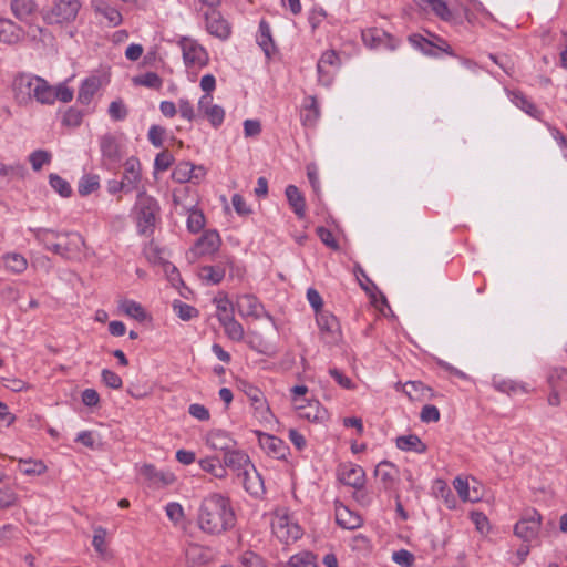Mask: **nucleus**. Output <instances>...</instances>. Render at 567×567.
<instances>
[{"instance_id":"nucleus-1","label":"nucleus","mask_w":567,"mask_h":567,"mask_svg":"<svg viewBox=\"0 0 567 567\" xmlns=\"http://www.w3.org/2000/svg\"><path fill=\"white\" fill-rule=\"evenodd\" d=\"M235 513L229 498L220 494H210L205 497L198 511L199 528L212 535H218L235 525Z\"/></svg>"},{"instance_id":"nucleus-2","label":"nucleus","mask_w":567,"mask_h":567,"mask_svg":"<svg viewBox=\"0 0 567 567\" xmlns=\"http://www.w3.org/2000/svg\"><path fill=\"white\" fill-rule=\"evenodd\" d=\"M13 92L20 104H28L32 100L45 104L50 103L51 96H53L51 85L44 79L25 73L14 78Z\"/></svg>"},{"instance_id":"nucleus-3","label":"nucleus","mask_w":567,"mask_h":567,"mask_svg":"<svg viewBox=\"0 0 567 567\" xmlns=\"http://www.w3.org/2000/svg\"><path fill=\"white\" fill-rule=\"evenodd\" d=\"M79 0H54L52 6L42 11L43 20L49 24L72 22L80 10Z\"/></svg>"},{"instance_id":"nucleus-4","label":"nucleus","mask_w":567,"mask_h":567,"mask_svg":"<svg viewBox=\"0 0 567 567\" xmlns=\"http://www.w3.org/2000/svg\"><path fill=\"white\" fill-rule=\"evenodd\" d=\"M138 216L137 226L141 234H151L155 226L156 216L159 212L157 202L147 195H140L136 204Z\"/></svg>"},{"instance_id":"nucleus-5","label":"nucleus","mask_w":567,"mask_h":567,"mask_svg":"<svg viewBox=\"0 0 567 567\" xmlns=\"http://www.w3.org/2000/svg\"><path fill=\"white\" fill-rule=\"evenodd\" d=\"M243 391L250 401L255 416L261 423L270 424L275 420V415L262 391L250 383H243Z\"/></svg>"},{"instance_id":"nucleus-6","label":"nucleus","mask_w":567,"mask_h":567,"mask_svg":"<svg viewBox=\"0 0 567 567\" xmlns=\"http://www.w3.org/2000/svg\"><path fill=\"white\" fill-rule=\"evenodd\" d=\"M188 192V187L183 188L181 192H174L173 203L176 207L181 206L185 213L188 214L187 229L196 234L200 231L205 226V216L200 209L195 208V205H186L183 196Z\"/></svg>"},{"instance_id":"nucleus-7","label":"nucleus","mask_w":567,"mask_h":567,"mask_svg":"<svg viewBox=\"0 0 567 567\" xmlns=\"http://www.w3.org/2000/svg\"><path fill=\"white\" fill-rule=\"evenodd\" d=\"M271 529L276 537L286 544L296 542L302 535L300 527L292 523L288 515H276L271 522Z\"/></svg>"},{"instance_id":"nucleus-8","label":"nucleus","mask_w":567,"mask_h":567,"mask_svg":"<svg viewBox=\"0 0 567 567\" xmlns=\"http://www.w3.org/2000/svg\"><path fill=\"white\" fill-rule=\"evenodd\" d=\"M183 51V59L187 66H205L208 63L206 50L196 41L189 38H182L179 41Z\"/></svg>"},{"instance_id":"nucleus-9","label":"nucleus","mask_w":567,"mask_h":567,"mask_svg":"<svg viewBox=\"0 0 567 567\" xmlns=\"http://www.w3.org/2000/svg\"><path fill=\"white\" fill-rule=\"evenodd\" d=\"M317 323L327 343H337L341 339V328L334 315L329 311L317 313Z\"/></svg>"},{"instance_id":"nucleus-10","label":"nucleus","mask_w":567,"mask_h":567,"mask_svg":"<svg viewBox=\"0 0 567 567\" xmlns=\"http://www.w3.org/2000/svg\"><path fill=\"white\" fill-rule=\"evenodd\" d=\"M540 528V515L534 511L529 516L523 517L514 527V533L524 542L536 538Z\"/></svg>"},{"instance_id":"nucleus-11","label":"nucleus","mask_w":567,"mask_h":567,"mask_svg":"<svg viewBox=\"0 0 567 567\" xmlns=\"http://www.w3.org/2000/svg\"><path fill=\"white\" fill-rule=\"evenodd\" d=\"M206 30L209 34L226 40L231 33L230 24L223 18L219 11L210 10L205 13Z\"/></svg>"},{"instance_id":"nucleus-12","label":"nucleus","mask_w":567,"mask_h":567,"mask_svg":"<svg viewBox=\"0 0 567 567\" xmlns=\"http://www.w3.org/2000/svg\"><path fill=\"white\" fill-rule=\"evenodd\" d=\"M257 435L259 445L268 455L277 460L286 457L288 446L281 439L262 432H257Z\"/></svg>"},{"instance_id":"nucleus-13","label":"nucleus","mask_w":567,"mask_h":567,"mask_svg":"<svg viewBox=\"0 0 567 567\" xmlns=\"http://www.w3.org/2000/svg\"><path fill=\"white\" fill-rule=\"evenodd\" d=\"M100 148L104 162L117 164L121 161L122 154L120 143L113 134L107 133L101 136Z\"/></svg>"},{"instance_id":"nucleus-14","label":"nucleus","mask_w":567,"mask_h":567,"mask_svg":"<svg viewBox=\"0 0 567 567\" xmlns=\"http://www.w3.org/2000/svg\"><path fill=\"white\" fill-rule=\"evenodd\" d=\"M339 480L353 488H361L364 485L365 473L359 465H342L339 468Z\"/></svg>"},{"instance_id":"nucleus-15","label":"nucleus","mask_w":567,"mask_h":567,"mask_svg":"<svg viewBox=\"0 0 567 567\" xmlns=\"http://www.w3.org/2000/svg\"><path fill=\"white\" fill-rule=\"evenodd\" d=\"M238 312L243 317L261 318L265 309L264 306L254 295H243L236 301Z\"/></svg>"},{"instance_id":"nucleus-16","label":"nucleus","mask_w":567,"mask_h":567,"mask_svg":"<svg viewBox=\"0 0 567 567\" xmlns=\"http://www.w3.org/2000/svg\"><path fill=\"white\" fill-rule=\"evenodd\" d=\"M249 456L240 450L233 447L224 454V466L238 473V476L250 466Z\"/></svg>"},{"instance_id":"nucleus-17","label":"nucleus","mask_w":567,"mask_h":567,"mask_svg":"<svg viewBox=\"0 0 567 567\" xmlns=\"http://www.w3.org/2000/svg\"><path fill=\"white\" fill-rule=\"evenodd\" d=\"M122 181L126 185V193L137 188L141 181V163L138 158L132 156L126 159Z\"/></svg>"},{"instance_id":"nucleus-18","label":"nucleus","mask_w":567,"mask_h":567,"mask_svg":"<svg viewBox=\"0 0 567 567\" xmlns=\"http://www.w3.org/2000/svg\"><path fill=\"white\" fill-rule=\"evenodd\" d=\"M30 231L33 234L34 238L43 244L45 248L61 257H63V246L62 241L60 243H50V237L61 239V233H58L53 229L48 228H31Z\"/></svg>"},{"instance_id":"nucleus-19","label":"nucleus","mask_w":567,"mask_h":567,"mask_svg":"<svg viewBox=\"0 0 567 567\" xmlns=\"http://www.w3.org/2000/svg\"><path fill=\"white\" fill-rule=\"evenodd\" d=\"M206 443L213 450L221 451L224 454L237 445L236 441L223 430H213L208 432Z\"/></svg>"},{"instance_id":"nucleus-20","label":"nucleus","mask_w":567,"mask_h":567,"mask_svg":"<svg viewBox=\"0 0 567 567\" xmlns=\"http://www.w3.org/2000/svg\"><path fill=\"white\" fill-rule=\"evenodd\" d=\"M11 10L17 19L31 24L38 13V6L33 0H12Z\"/></svg>"},{"instance_id":"nucleus-21","label":"nucleus","mask_w":567,"mask_h":567,"mask_svg":"<svg viewBox=\"0 0 567 567\" xmlns=\"http://www.w3.org/2000/svg\"><path fill=\"white\" fill-rule=\"evenodd\" d=\"M61 238L65 240L62 241L63 246V258L65 259H75L79 258L82 252V248L84 246L83 237L78 233H65L61 234Z\"/></svg>"},{"instance_id":"nucleus-22","label":"nucleus","mask_w":567,"mask_h":567,"mask_svg":"<svg viewBox=\"0 0 567 567\" xmlns=\"http://www.w3.org/2000/svg\"><path fill=\"white\" fill-rule=\"evenodd\" d=\"M24 37V31L13 21L0 19V42L16 44Z\"/></svg>"},{"instance_id":"nucleus-23","label":"nucleus","mask_w":567,"mask_h":567,"mask_svg":"<svg viewBox=\"0 0 567 567\" xmlns=\"http://www.w3.org/2000/svg\"><path fill=\"white\" fill-rule=\"evenodd\" d=\"M220 237L216 230H207L196 241L195 248L199 255H208L218 250Z\"/></svg>"},{"instance_id":"nucleus-24","label":"nucleus","mask_w":567,"mask_h":567,"mask_svg":"<svg viewBox=\"0 0 567 567\" xmlns=\"http://www.w3.org/2000/svg\"><path fill=\"white\" fill-rule=\"evenodd\" d=\"M245 489L251 495H259L264 492V482L256 468L250 465L241 475Z\"/></svg>"},{"instance_id":"nucleus-25","label":"nucleus","mask_w":567,"mask_h":567,"mask_svg":"<svg viewBox=\"0 0 567 567\" xmlns=\"http://www.w3.org/2000/svg\"><path fill=\"white\" fill-rule=\"evenodd\" d=\"M374 474L383 484V487L390 489L398 477V468L392 463L382 461L377 465Z\"/></svg>"},{"instance_id":"nucleus-26","label":"nucleus","mask_w":567,"mask_h":567,"mask_svg":"<svg viewBox=\"0 0 567 567\" xmlns=\"http://www.w3.org/2000/svg\"><path fill=\"white\" fill-rule=\"evenodd\" d=\"M287 200L298 218L306 215V200L299 188L295 185H288L285 190Z\"/></svg>"},{"instance_id":"nucleus-27","label":"nucleus","mask_w":567,"mask_h":567,"mask_svg":"<svg viewBox=\"0 0 567 567\" xmlns=\"http://www.w3.org/2000/svg\"><path fill=\"white\" fill-rule=\"evenodd\" d=\"M336 522L346 529H355L362 524L361 517L346 506H338L336 508Z\"/></svg>"},{"instance_id":"nucleus-28","label":"nucleus","mask_w":567,"mask_h":567,"mask_svg":"<svg viewBox=\"0 0 567 567\" xmlns=\"http://www.w3.org/2000/svg\"><path fill=\"white\" fill-rule=\"evenodd\" d=\"M410 44L420 50L423 54L432 58H439V53L434 50V39L430 40L419 33H413L408 37Z\"/></svg>"},{"instance_id":"nucleus-29","label":"nucleus","mask_w":567,"mask_h":567,"mask_svg":"<svg viewBox=\"0 0 567 567\" xmlns=\"http://www.w3.org/2000/svg\"><path fill=\"white\" fill-rule=\"evenodd\" d=\"M257 42L265 52V54L269 58L271 52L275 50V42L272 40L270 27L268 22L264 19L259 22Z\"/></svg>"},{"instance_id":"nucleus-30","label":"nucleus","mask_w":567,"mask_h":567,"mask_svg":"<svg viewBox=\"0 0 567 567\" xmlns=\"http://www.w3.org/2000/svg\"><path fill=\"white\" fill-rule=\"evenodd\" d=\"M142 473L153 483H161L163 486L171 485L175 482V476L172 473L157 471L154 465L146 464L142 468Z\"/></svg>"},{"instance_id":"nucleus-31","label":"nucleus","mask_w":567,"mask_h":567,"mask_svg":"<svg viewBox=\"0 0 567 567\" xmlns=\"http://www.w3.org/2000/svg\"><path fill=\"white\" fill-rule=\"evenodd\" d=\"M396 447L402 451H414L416 453H425L426 445L415 434L403 435L396 439Z\"/></svg>"},{"instance_id":"nucleus-32","label":"nucleus","mask_w":567,"mask_h":567,"mask_svg":"<svg viewBox=\"0 0 567 567\" xmlns=\"http://www.w3.org/2000/svg\"><path fill=\"white\" fill-rule=\"evenodd\" d=\"M320 116V110L315 96H309L301 111V121L306 126H313Z\"/></svg>"},{"instance_id":"nucleus-33","label":"nucleus","mask_w":567,"mask_h":567,"mask_svg":"<svg viewBox=\"0 0 567 567\" xmlns=\"http://www.w3.org/2000/svg\"><path fill=\"white\" fill-rule=\"evenodd\" d=\"M2 260L6 270L13 274H22L28 267L24 256L18 252H8L2 256Z\"/></svg>"},{"instance_id":"nucleus-34","label":"nucleus","mask_w":567,"mask_h":567,"mask_svg":"<svg viewBox=\"0 0 567 567\" xmlns=\"http://www.w3.org/2000/svg\"><path fill=\"white\" fill-rule=\"evenodd\" d=\"M199 466L204 472L212 474L217 478H225L227 476V470L224 463L216 456H209L199 461Z\"/></svg>"},{"instance_id":"nucleus-35","label":"nucleus","mask_w":567,"mask_h":567,"mask_svg":"<svg viewBox=\"0 0 567 567\" xmlns=\"http://www.w3.org/2000/svg\"><path fill=\"white\" fill-rule=\"evenodd\" d=\"M299 415L308 421L320 422L324 420L327 411L320 406L318 401H315L307 406H299Z\"/></svg>"},{"instance_id":"nucleus-36","label":"nucleus","mask_w":567,"mask_h":567,"mask_svg":"<svg viewBox=\"0 0 567 567\" xmlns=\"http://www.w3.org/2000/svg\"><path fill=\"white\" fill-rule=\"evenodd\" d=\"M199 277L208 284L217 285L225 277V268L221 265L203 266L199 270Z\"/></svg>"},{"instance_id":"nucleus-37","label":"nucleus","mask_w":567,"mask_h":567,"mask_svg":"<svg viewBox=\"0 0 567 567\" xmlns=\"http://www.w3.org/2000/svg\"><path fill=\"white\" fill-rule=\"evenodd\" d=\"M195 172V165L189 162H181L175 166L172 172V178L181 184L192 182L194 179L193 173Z\"/></svg>"},{"instance_id":"nucleus-38","label":"nucleus","mask_w":567,"mask_h":567,"mask_svg":"<svg viewBox=\"0 0 567 567\" xmlns=\"http://www.w3.org/2000/svg\"><path fill=\"white\" fill-rule=\"evenodd\" d=\"M99 86H100V83H99L97 79H95V78L86 79L82 83V85L79 90L78 101L81 104H89L91 102L92 97L94 96V94L96 93V91L99 90Z\"/></svg>"},{"instance_id":"nucleus-39","label":"nucleus","mask_w":567,"mask_h":567,"mask_svg":"<svg viewBox=\"0 0 567 567\" xmlns=\"http://www.w3.org/2000/svg\"><path fill=\"white\" fill-rule=\"evenodd\" d=\"M420 6L430 7L431 10L444 21L452 19V12L443 0H415Z\"/></svg>"},{"instance_id":"nucleus-40","label":"nucleus","mask_w":567,"mask_h":567,"mask_svg":"<svg viewBox=\"0 0 567 567\" xmlns=\"http://www.w3.org/2000/svg\"><path fill=\"white\" fill-rule=\"evenodd\" d=\"M120 309L127 316L144 321L146 319V312L144 308L136 301L124 299L120 301Z\"/></svg>"},{"instance_id":"nucleus-41","label":"nucleus","mask_w":567,"mask_h":567,"mask_svg":"<svg viewBox=\"0 0 567 567\" xmlns=\"http://www.w3.org/2000/svg\"><path fill=\"white\" fill-rule=\"evenodd\" d=\"M224 322H220V324L224 327L225 333L227 337L234 341H241L245 336V331L243 326L233 318H224Z\"/></svg>"},{"instance_id":"nucleus-42","label":"nucleus","mask_w":567,"mask_h":567,"mask_svg":"<svg viewBox=\"0 0 567 567\" xmlns=\"http://www.w3.org/2000/svg\"><path fill=\"white\" fill-rule=\"evenodd\" d=\"M403 392L411 400H419L420 396H425L426 393H430L432 396V389L426 386L420 381H409L403 385Z\"/></svg>"},{"instance_id":"nucleus-43","label":"nucleus","mask_w":567,"mask_h":567,"mask_svg":"<svg viewBox=\"0 0 567 567\" xmlns=\"http://www.w3.org/2000/svg\"><path fill=\"white\" fill-rule=\"evenodd\" d=\"M27 173L25 166L23 164L17 163L13 165H6L0 163V177L2 179H7L8 182L12 178H23Z\"/></svg>"},{"instance_id":"nucleus-44","label":"nucleus","mask_w":567,"mask_h":567,"mask_svg":"<svg viewBox=\"0 0 567 567\" xmlns=\"http://www.w3.org/2000/svg\"><path fill=\"white\" fill-rule=\"evenodd\" d=\"M133 83L135 85L159 90L162 87L163 81L157 73L146 72L145 74L133 78Z\"/></svg>"},{"instance_id":"nucleus-45","label":"nucleus","mask_w":567,"mask_h":567,"mask_svg":"<svg viewBox=\"0 0 567 567\" xmlns=\"http://www.w3.org/2000/svg\"><path fill=\"white\" fill-rule=\"evenodd\" d=\"M547 382L550 389H560L567 386V369L553 368L547 375Z\"/></svg>"},{"instance_id":"nucleus-46","label":"nucleus","mask_w":567,"mask_h":567,"mask_svg":"<svg viewBox=\"0 0 567 567\" xmlns=\"http://www.w3.org/2000/svg\"><path fill=\"white\" fill-rule=\"evenodd\" d=\"M100 187V178L95 174L84 175L79 183V194L87 196Z\"/></svg>"},{"instance_id":"nucleus-47","label":"nucleus","mask_w":567,"mask_h":567,"mask_svg":"<svg viewBox=\"0 0 567 567\" xmlns=\"http://www.w3.org/2000/svg\"><path fill=\"white\" fill-rule=\"evenodd\" d=\"M494 388L503 393L512 394L518 391L528 392L527 388L523 383H518L513 380H494Z\"/></svg>"},{"instance_id":"nucleus-48","label":"nucleus","mask_w":567,"mask_h":567,"mask_svg":"<svg viewBox=\"0 0 567 567\" xmlns=\"http://www.w3.org/2000/svg\"><path fill=\"white\" fill-rule=\"evenodd\" d=\"M49 183L51 187L60 194L62 197H70L72 194L71 185L68 181L59 176L58 174L49 175Z\"/></svg>"},{"instance_id":"nucleus-49","label":"nucleus","mask_w":567,"mask_h":567,"mask_svg":"<svg viewBox=\"0 0 567 567\" xmlns=\"http://www.w3.org/2000/svg\"><path fill=\"white\" fill-rule=\"evenodd\" d=\"M19 468L25 475H41L47 471L42 461L32 460H20Z\"/></svg>"},{"instance_id":"nucleus-50","label":"nucleus","mask_w":567,"mask_h":567,"mask_svg":"<svg viewBox=\"0 0 567 567\" xmlns=\"http://www.w3.org/2000/svg\"><path fill=\"white\" fill-rule=\"evenodd\" d=\"M144 256L145 258L151 262V264H154V265H159V266H163L164 262H166L167 260L164 259V257L162 256L163 254V250L154 243V241H150L145 247H144Z\"/></svg>"},{"instance_id":"nucleus-51","label":"nucleus","mask_w":567,"mask_h":567,"mask_svg":"<svg viewBox=\"0 0 567 567\" xmlns=\"http://www.w3.org/2000/svg\"><path fill=\"white\" fill-rule=\"evenodd\" d=\"M513 102L519 109H522L527 114H529L530 116H533L535 118L539 117V114H540L539 110L530 101H528L527 97L523 93H520V92L514 93Z\"/></svg>"},{"instance_id":"nucleus-52","label":"nucleus","mask_w":567,"mask_h":567,"mask_svg":"<svg viewBox=\"0 0 567 567\" xmlns=\"http://www.w3.org/2000/svg\"><path fill=\"white\" fill-rule=\"evenodd\" d=\"M287 567H318L315 556L310 553H300L290 557Z\"/></svg>"},{"instance_id":"nucleus-53","label":"nucleus","mask_w":567,"mask_h":567,"mask_svg":"<svg viewBox=\"0 0 567 567\" xmlns=\"http://www.w3.org/2000/svg\"><path fill=\"white\" fill-rule=\"evenodd\" d=\"M217 307V318L219 322H224V318L234 317V305L227 297L215 299Z\"/></svg>"},{"instance_id":"nucleus-54","label":"nucleus","mask_w":567,"mask_h":567,"mask_svg":"<svg viewBox=\"0 0 567 567\" xmlns=\"http://www.w3.org/2000/svg\"><path fill=\"white\" fill-rule=\"evenodd\" d=\"M51 93L53 96H51L49 104L54 103L55 100L68 103L73 99V91L63 83L55 87L51 86Z\"/></svg>"},{"instance_id":"nucleus-55","label":"nucleus","mask_w":567,"mask_h":567,"mask_svg":"<svg viewBox=\"0 0 567 567\" xmlns=\"http://www.w3.org/2000/svg\"><path fill=\"white\" fill-rule=\"evenodd\" d=\"M340 64V58L333 50H328L322 53L321 58L317 63V72H322L323 66L338 68Z\"/></svg>"},{"instance_id":"nucleus-56","label":"nucleus","mask_w":567,"mask_h":567,"mask_svg":"<svg viewBox=\"0 0 567 567\" xmlns=\"http://www.w3.org/2000/svg\"><path fill=\"white\" fill-rule=\"evenodd\" d=\"M51 154L44 150H37L29 156V162L34 171H40L44 164H49Z\"/></svg>"},{"instance_id":"nucleus-57","label":"nucleus","mask_w":567,"mask_h":567,"mask_svg":"<svg viewBox=\"0 0 567 567\" xmlns=\"http://www.w3.org/2000/svg\"><path fill=\"white\" fill-rule=\"evenodd\" d=\"M173 309L177 316L185 321L190 320L198 315V310L195 307L182 301H175L173 303Z\"/></svg>"},{"instance_id":"nucleus-58","label":"nucleus","mask_w":567,"mask_h":567,"mask_svg":"<svg viewBox=\"0 0 567 567\" xmlns=\"http://www.w3.org/2000/svg\"><path fill=\"white\" fill-rule=\"evenodd\" d=\"M203 112L214 127H218L224 121L225 111L219 105L207 106Z\"/></svg>"},{"instance_id":"nucleus-59","label":"nucleus","mask_w":567,"mask_h":567,"mask_svg":"<svg viewBox=\"0 0 567 567\" xmlns=\"http://www.w3.org/2000/svg\"><path fill=\"white\" fill-rule=\"evenodd\" d=\"M128 114L127 107L122 100L113 101L109 106V115L114 121H123Z\"/></svg>"},{"instance_id":"nucleus-60","label":"nucleus","mask_w":567,"mask_h":567,"mask_svg":"<svg viewBox=\"0 0 567 567\" xmlns=\"http://www.w3.org/2000/svg\"><path fill=\"white\" fill-rule=\"evenodd\" d=\"M101 377L103 383L111 389L118 390L123 385L121 377L112 370L103 369Z\"/></svg>"},{"instance_id":"nucleus-61","label":"nucleus","mask_w":567,"mask_h":567,"mask_svg":"<svg viewBox=\"0 0 567 567\" xmlns=\"http://www.w3.org/2000/svg\"><path fill=\"white\" fill-rule=\"evenodd\" d=\"M174 163V156L167 151H163L156 155L154 162L155 171L165 172Z\"/></svg>"},{"instance_id":"nucleus-62","label":"nucleus","mask_w":567,"mask_h":567,"mask_svg":"<svg viewBox=\"0 0 567 567\" xmlns=\"http://www.w3.org/2000/svg\"><path fill=\"white\" fill-rule=\"evenodd\" d=\"M163 268V271L167 278V280L175 287L177 288L178 285H182L183 284V280L181 278V275H179V271L178 269L176 268V266H174L172 262L169 261H166L164 262V265L162 266Z\"/></svg>"},{"instance_id":"nucleus-63","label":"nucleus","mask_w":567,"mask_h":567,"mask_svg":"<svg viewBox=\"0 0 567 567\" xmlns=\"http://www.w3.org/2000/svg\"><path fill=\"white\" fill-rule=\"evenodd\" d=\"M241 567H266L262 558L254 551H245L240 557Z\"/></svg>"},{"instance_id":"nucleus-64","label":"nucleus","mask_w":567,"mask_h":567,"mask_svg":"<svg viewBox=\"0 0 567 567\" xmlns=\"http://www.w3.org/2000/svg\"><path fill=\"white\" fill-rule=\"evenodd\" d=\"M392 559L400 566L412 567L414 563V555L406 549H400L393 553Z\"/></svg>"}]
</instances>
